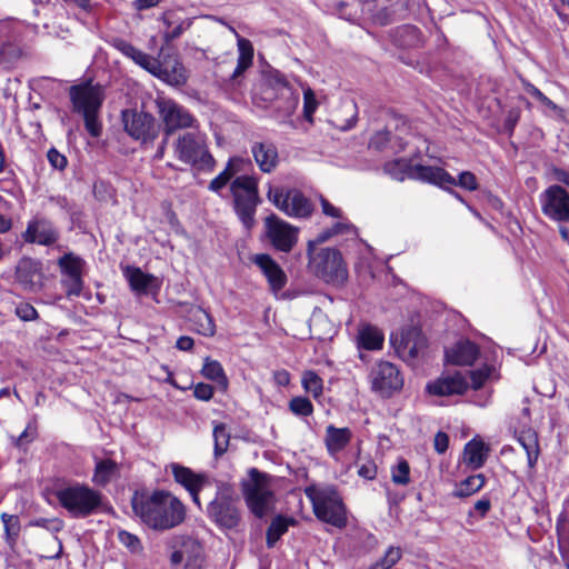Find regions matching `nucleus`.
Returning <instances> with one entry per match:
<instances>
[{
    "label": "nucleus",
    "mask_w": 569,
    "mask_h": 569,
    "mask_svg": "<svg viewBox=\"0 0 569 569\" xmlns=\"http://www.w3.org/2000/svg\"><path fill=\"white\" fill-rule=\"evenodd\" d=\"M383 333L373 326L367 325L359 329L358 347L366 350H380L383 346Z\"/></svg>",
    "instance_id": "nucleus-35"
},
{
    "label": "nucleus",
    "mask_w": 569,
    "mask_h": 569,
    "mask_svg": "<svg viewBox=\"0 0 569 569\" xmlns=\"http://www.w3.org/2000/svg\"><path fill=\"white\" fill-rule=\"evenodd\" d=\"M401 558L400 548L390 547L386 551L383 558L376 562L370 569H390L392 568Z\"/></svg>",
    "instance_id": "nucleus-47"
},
{
    "label": "nucleus",
    "mask_w": 569,
    "mask_h": 569,
    "mask_svg": "<svg viewBox=\"0 0 569 569\" xmlns=\"http://www.w3.org/2000/svg\"><path fill=\"white\" fill-rule=\"evenodd\" d=\"M233 208L246 229L254 224V214L259 204L258 181L247 174L236 177L230 183Z\"/></svg>",
    "instance_id": "nucleus-6"
},
{
    "label": "nucleus",
    "mask_w": 569,
    "mask_h": 569,
    "mask_svg": "<svg viewBox=\"0 0 569 569\" xmlns=\"http://www.w3.org/2000/svg\"><path fill=\"white\" fill-rule=\"evenodd\" d=\"M453 180H456L453 177H451ZM447 183H445L442 187H445ZM451 186L450 183H448ZM460 186L461 188H465L469 191H473L478 188L476 176L470 171H463L459 174L458 182L455 181L453 186Z\"/></svg>",
    "instance_id": "nucleus-50"
},
{
    "label": "nucleus",
    "mask_w": 569,
    "mask_h": 569,
    "mask_svg": "<svg viewBox=\"0 0 569 569\" xmlns=\"http://www.w3.org/2000/svg\"><path fill=\"white\" fill-rule=\"evenodd\" d=\"M1 520H2L3 527H4L6 542L12 547L17 542V539L20 533V529H21L20 519L16 515H9V513L3 512L1 515Z\"/></svg>",
    "instance_id": "nucleus-40"
},
{
    "label": "nucleus",
    "mask_w": 569,
    "mask_h": 569,
    "mask_svg": "<svg viewBox=\"0 0 569 569\" xmlns=\"http://www.w3.org/2000/svg\"><path fill=\"white\" fill-rule=\"evenodd\" d=\"M252 156L262 172L270 173L278 166V150L271 142H254L251 147Z\"/></svg>",
    "instance_id": "nucleus-26"
},
{
    "label": "nucleus",
    "mask_w": 569,
    "mask_h": 569,
    "mask_svg": "<svg viewBox=\"0 0 569 569\" xmlns=\"http://www.w3.org/2000/svg\"><path fill=\"white\" fill-rule=\"evenodd\" d=\"M309 267L319 279L333 286H340L347 279V269L337 249L322 248L310 253Z\"/></svg>",
    "instance_id": "nucleus-9"
},
{
    "label": "nucleus",
    "mask_w": 569,
    "mask_h": 569,
    "mask_svg": "<svg viewBox=\"0 0 569 569\" xmlns=\"http://www.w3.org/2000/svg\"><path fill=\"white\" fill-rule=\"evenodd\" d=\"M398 32L410 37L408 41L402 42L403 46H415L419 40V29L413 26H403Z\"/></svg>",
    "instance_id": "nucleus-61"
},
{
    "label": "nucleus",
    "mask_w": 569,
    "mask_h": 569,
    "mask_svg": "<svg viewBox=\"0 0 569 569\" xmlns=\"http://www.w3.org/2000/svg\"><path fill=\"white\" fill-rule=\"evenodd\" d=\"M542 213L556 222H569V192L559 184L549 186L539 197Z\"/></svg>",
    "instance_id": "nucleus-17"
},
{
    "label": "nucleus",
    "mask_w": 569,
    "mask_h": 569,
    "mask_svg": "<svg viewBox=\"0 0 569 569\" xmlns=\"http://www.w3.org/2000/svg\"><path fill=\"white\" fill-rule=\"evenodd\" d=\"M358 475L365 479L372 480L377 476V466L372 460L363 462L359 469Z\"/></svg>",
    "instance_id": "nucleus-60"
},
{
    "label": "nucleus",
    "mask_w": 569,
    "mask_h": 569,
    "mask_svg": "<svg viewBox=\"0 0 569 569\" xmlns=\"http://www.w3.org/2000/svg\"><path fill=\"white\" fill-rule=\"evenodd\" d=\"M489 448L488 446L477 439H472L465 446L463 460L473 469L481 468L487 459Z\"/></svg>",
    "instance_id": "nucleus-31"
},
{
    "label": "nucleus",
    "mask_w": 569,
    "mask_h": 569,
    "mask_svg": "<svg viewBox=\"0 0 569 569\" xmlns=\"http://www.w3.org/2000/svg\"><path fill=\"white\" fill-rule=\"evenodd\" d=\"M316 517L337 528L347 525L346 508L337 488L332 485L309 486L305 490Z\"/></svg>",
    "instance_id": "nucleus-4"
},
{
    "label": "nucleus",
    "mask_w": 569,
    "mask_h": 569,
    "mask_svg": "<svg viewBox=\"0 0 569 569\" xmlns=\"http://www.w3.org/2000/svg\"><path fill=\"white\" fill-rule=\"evenodd\" d=\"M333 236H335V231H330L329 229L321 231L315 240L309 241L308 254L313 253L315 246L326 242Z\"/></svg>",
    "instance_id": "nucleus-64"
},
{
    "label": "nucleus",
    "mask_w": 569,
    "mask_h": 569,
    "mask_svg": "<svg viewBox=\"0 0 569 569\" xmlns=\"http://www.w3.org/2000/svg\"><path fill=\"white\" fill-rule=\"evenodd\" d=\"M174 481L182 486L187 491L198 488L206 487L210 483L209 477L204 473H197L188 467L172 462L169 466Z\"/></svg>",
    "instance_id": "nucleus-25"
},
{
    "label": "nucleus",
    "mask_w": 569,
    "mask_h": 569,
    "mask_svg": "<svg viewBox=\"0 0 569 569\" xmlns=\"http://www.w3.org/2000/svg\"><path fill=\"white\" fill-rule=\"evenodd\" d=\"M176 158L190 166L211 168L214 160L208 151L204 137L196 132L180 134L173 143Z\"/></svg>",
    "instance_id": "nucleus-11"
},
{
    "label": "nucleus",
    "mask_w": 569,
    "mask_h": 569,
    "mask_svg": "<svg viewBox=\"0 0 569 569\" xmlns=\"http://www.w3.org/2000/svg\"><path fill=\"white\" fill-rule=\"evenodd\" d=\"M214 456L220 457L227 450L230 441V435L224 423H217L213 427Z\"/></svg>",
    "instance_id": "nucleus-41"
},
{
    "label": "nucleus",
    "mask_w": 569,
    "mask_h": 569,
    "mask_svg": "<svg viewBox=\"0 0 569 569\" xmlns=\"http://www.w3.org/2000/svg\"><path fill=\"white\" fill-rule=\"evenodd\" d=\"M244 161L241 158H231L226 168L209 183V190L216 193H219L222 188H224L229 182L233 180L232 178L242 170V164Z\"/></svg>",
    "instance_id": "nucleus-32"
},
{
    "label": "nucleus",
    "mask_w": 569,
    "mask_h": 569,
    "mask_svg": "<svg viewBox=\"0 0 569 569\" xmlns=\"http://www.w3.org/2000/svg\"><path fill=\"white\" fill-rule=\"evenodd\" d=\"M241 487L250 511L257 518H262L268 512L273 500L269 476L252 468L249 471V478L242 481Z\"/></svg>",
    "instance_id": "nucleus-8"
},
{
    "label": "nucleus",
    "mask_w": 569,
    "mask_h": 569,
    "mask_svg": "<svg viewBox=\"0 0 569 569\" xmlns=\"http://www.w3.org/2000/svg\"><path fill=\"white\" fill-rule=\"evenodd\" d=\"M156 106L164 124V134L170 136L177 130L196 128L198 120L183 106L169 98H158Z\"/></svg>",
    "instance_id": "nucleus-13"
},
{
    "label": "nucleus",
    "mask_w": 569,
    "mask_h": 569,
    "mask_svg": "<svg viewBox=\"0 0 569 569\" xmlns=\"http://www.w3.org/2000/svg\"><path fill=\"white\" fill-rule=\"evenodd\" d=\"M370 390L382 399H389L403 388L405 379L399 368L386 360L377 361L368 373Z\"/></svg>",
    "instance_id": "nucleus-10"
},
{
    "label": "nucleus",
    "mask_w": 569,
    "mask_h": 569,
    "mask_svg": "<svg viewBox=\"0 0 569 569\" xmlns=\"http://www.w3.org/2000/svg\"><path fill=\"white\" fill-rule=\"evenodd\" d=\"M435 450L438 453H445L449 446V437L446 432L439 431L435 436L433 440Z\"/></svg>",
    "instance_id": "nucleus-62"
},
{
    "label": "nucleus",
    "mask_w": 569,
    "mask_h": 569,
    "mask_svg": "<svg viewBox=\"0 0 569 569\" xmlns=\"http://www.w3.org/2000/svg\"><path fill=\"white\" fill-rule=\"evenodd\" d=\"M485 483L486 478L483 475L479 473L470 476L456 486L453 496L459 498L469 497L478 492Z\"/></svg>",
    "instance_id": "nucleus-38"
},
{
    "label": "nucleus",
    "mask_w": 569,
    "mask_h": 569,
    "mask_svg": "<svg viewBox=\"0 0 569 569\" xmlns=\"http://www.w3.org/2000/svg\"><path fill=\"white\" fill-rule=\"evenodd\" d=\"M317 108L318 101L313 90L310 87L303 88V117L308 122L312 123V116Z\"/></svg>",
    "instance_id": "nucleus-46"
},
{
    "label": "nucleus",
    "mask_w": 569,
    "mask_h": 569,
    "mask_svg": "<svg viewBox=\"0 0 569 569\" xmlns=\"http://www.w3.org/2000/svg\"><path fill=\"white\" fill-rule=\"evenodd\" d=\"M491 370L492 369L489 366H483L480 369L470 371V379L472 382V388L476 390L480 389L483 386V383L486 382V380L489 378Z\"/></svg>",
    "instance_id": "nucleus-49"
},
{
    "label": "nucleus",
    "mask_w": 569,
    "mask_h": 569,
    "mask_svg": "<svg viewBox=\"0 0 569 569\" xmlns=\"http://www.w3.org/2000/svg\"><path fill=\"white\" fill-rule=\"evenodd\" d=\"M17 316L24 321L34 320L38 317V312L30 303H21L16 309Z\"/></svg>",
    "instance_id": "nucleus-56"
},
{
    "label": "nucleus",
    "mask_w": 569,
    "mask_h": 569,
    "mask_svg": "<svg viewBox=\"0 0 569 569\" xmlns=\"http://www.w3.org/2000/svg\"><path fill=\"white\" fill-rule=\"evenodd\" d=\"M302 387L306 392L311 393L315 398L322 395V379L312 370L306 371L302 376Z\"/></svg>",
    "instance_id": "nucleus-42"
},
{
    "label": "nucleus",
    "mask_w": 569,
    "mask_h": 569,
    "mask_svg": "<svg viewBox=\"0 0 569 569\" xmlns=\"http://www.w3.org/2000/svg\"><path fill=\"white\" fill-rule=\"evenodd\" d=\"M518 442L527 453L529 468H533L539 456V442L536 431L532 429L522 430L518 436Z\"/></svg>",
    "instance_id": "nucleus-36"
},
{
    "label": "nucleus",
    "mask_w": 569,
    "mask_h": 569,
    "mask_svg": "<svg viewBox=\"0 0 569 569\" xmlns=\"http://www.w3.org/2000/svg\"><path fill=\"white\" fill-rule=\"evenodd\" d=\"M201 556H202V547L200 543H199V551L197 552V555H194L193 551H191V549H189L186 552V558H184L186 568L199 567L200 562H201Z\"/></svg>",
    "instance_id": "nucleus-63"
},
{
    "label": "nucleus",
    "mask_w": 569,
    "mask_h": 569,
    "mask_svg": "<svg viewBox=\"0 0 569 569\" xmlns=\"http://www.w3.org/2000/svg\"><path fill=\"white\" fill-rule=\"evenodd\" d=\"M122 121L126 132L142 143L152 142L160 132V124L148 112L123 110Z\"/></svg>",
    "instance_id": "nucleus-14"
},
{
    "label": "nucleus",
    "mask_w": 569,
    "mask_h": 569,
    "mask_svg": "<svg viewBox=\"0 0 569 569\" xmlns=\"http://www.w3.org/2000/svg\"><path fill=\"white\" fill-rule=\"evenodd\" d=\"M252 261L260 268L273 292H278L284 288L287 283V276L270 254H256Z\"/></svg>",
    "instance_id": "nucleus-23"
},
{
    "label": "nucleus",
    "mask_w": 569,
    "mask_h": 569,
    "mask_svg": "<svg viewBox=\"0 0 569 569\" xmlns=\"http://www.w3.org/2000/svg\"><path fill=\"white\" fill-rule=\"evenodd\" d=\"M134 515L153 530H170L186 520L183 502L167 490L136 491L131 498Z\"/></svg>",
    "instance_id": "nucleus-1"
},
{
    "label": "nucleus",
    "mask_w": 569,
    "mask_h": 569,
    "mask_svg": "<svg viewBox=\"0 0 569 569\" xmlns=\"http://www.w3.org/2000/svg\"><path fill=\"white\" fill-rule=\"evenodd\" d=\"M390 139L389 131H379L371 138L370 147L377 150H382L386 148L387 143L390 142Z\"/></svg>",
    "instance_id": "nucleus-58"
},
{
    "label": "nucleus",
    "mask_w": 569,
    "mask_h": 569,
    "mask_svg": "<svg viewBox=\"0 0 569 569\" xmlns=\"http://www.w3.org/2000/svg\"><path fill=\"white\" fill-rule=\"evenodd\" d=\"M190 328L203 337H213L216 323L209 312L199 306H192L187 316Z\"/></svg>",
    "instance_id": "nucleus-28"
},
{
    "label": "nucleus",
    "mask_w": 569,
    "mask_h": 569,
    "mask_svg": "<svg viewBox=\"0 0 569 569\" xmlns=\"http://www.w3.org/2000/svg\"><path fill=\"white\" fill-rule=\"evenodd\" d=\"M527 92L533 97L535 99H537L540 103H542L543 106H546L547 108L551 109V110H557L558 109V106L551 101L546 94H543L538 88H536L535 86L532 84H528L527 86Z\"/></svg>",
    "instance_id": "nucleus-53"
},
{
    "label": "nucleus",
    "mask_w": 569,
    "mask_h": 569,
    "mask_svg": "<svg viewBox=\"0 0 569 569\" xmlns=\"http://www.w3.org/2000/svg\"><path fill=\"white\" fill-rule=\"evenodd\" d=\"M119 541L126 546L131 552H139L142 550V546L140 539L126 530H120L118 532Z\"/></svg>",
    "instance_id": "nucleus-48"
},
{
    "label": "nucleus",
    "mask_w": 569,
    "mask_h": 569,
    "mask_svg": "<svg viewBox=\"0 0 569 569\" xmlns=\"http://www.w3.org/2000/svg\"><path fill=\"white\" fill-rule=\"evenodd\" d=\"M267 198L288 217L307 218L313 210L310 200L297 189L284 190L270 186Z\"/></svg>",
    "instance_id": "nucleus-12"
},
{
    "label": "nucleus",
    "mask_w": 569,
    "mask_h": 569,
    "mask_svg": "<svg viewBox=\"0 0 569 569\" xmlns=\"http://www.w3.org/2000/svg\"><path fill=\"white\" fill-rule=\"evenodd\" d=\"M296 523L297 521L292 517L276 516L267 529L266 543L268 548L274 547L278 540L288 531L289 527Z\"/></svg>",
    "instance_id": "nucleus-33"
},
{
    "label": "nucleus",
    "mask_w": 569,
    "mask_h": 569,
    "mask_svg": "<svg viewBox=\"0 0 569 569\" xmlns=\"http://www.w3.org/2000/svg\"><path fill=\"white\" fill-rule=\"evenodd\" d=\"M150 73L163 82L179 87L187 82L186 70L181 62L177 59H173L172 62L164 61L160 62L158 59L156 60Z\"/></svg>",
    "instance_id": "nucleus-24"
},
{
    "label": "nucleus",
    "mask_w": 569,
    "mask_h": 569,
    "mask_svg": "<svg viewBox=\"0 0 569 569\" xmlns=\"http://www.w3.org/2000/svg\"><path fill=\"white\" fill-rule=\"evenodd\" d=\"M69 93L73 111L82 116L86 130L93 138L100 137L102 123L99 113L104 98L102 88L86 82L72 86Z\"/></svg>",
    "instance_id": "nucleus-2"
},
{
    "label": "nucleus",
    "mask_w": 569,
    "mask_h": 569,
    "mask_svg": "<svg viewBox=\"0 0 569 569\" xmlns=\"http://www.w3.org/2000/svg\"><path fill=\"white\" fill-rule=\"evenodd\" d=\"M120 466L112 459H97L92 482L99 487H106L113 479L119 477Z\"/></svg>",
    "instance_id": "nucleus-30"
},
{
    "label": "nucleus",
    "mask_w": 569,
    "mask_h": 569,
    "mask_svg": "<svg viewBox=\"0 0 569 569\" xmlns=\"http://www.w3.org/2000/svg\"><path fill=\"white\" fill-rule=\"evenodd\" d=\"M47 158L54 169L63 170L67 166V158L54 148L49 149Z\"/></svg>",
    "instance_id": "nucleus-54"
},
{
    "label": "nucleus",
    "mask_w": 569,
    "mask_h": 569,
    "mask_svg": "<svg viewBox=\"0 0 569 569\" xmlns=\"http://www.w3.org/2000/svg\"><path fill=\"white\" fill-rule=\"evenodd\" d=\"M191 549L194 555L199 551V542L194 539H187L182 542L181 548L178 550H174L171 553L170 561L173 566H178L182 562H184L186 552Z\"/></svg>",
    "instance_id": "nucleus-45"
},
{
    "label": "nucleus",
    "mask_w": 569,
    "mask_h": 569,
    "mask_svg": "<svg viewBox=\"0 0 569 569\" xmlns=\"http://www.w3.org/2000/svg\"><path fill=\"white\" fill-rule=\"evenodd\" d=\"M208 518L220 529H236L241 522L239 497L227 482L217 486L214 498L207 506Z\"/></svg>",
    "instance_id": "nucleus-5"
},
{
    "label": "nucleus",
    "mask_w": 569,
    "mask_h": 569,
    "mask_svg": "<svg viewBox=\"0 0 569 569\" xmlns=\"http://www.w3.org/2000/svg\"><path fill=\"white\" fill-rule=\"evenodd\" d=\"M131 60L144 70H147L148 72H150L157 59L152 58L151 56L142 52L137 48L136 53L131 57Z\"/></svg>",
    "instance_id": "nucleus-51"
},
{
    "label": "nucleus",
    "mask_w": 569,
    "mask_h": 569,
    "mask_svg": "<svg viewBox=\"0 0 569 569\" xmlns=\"http://www.w3.org/2000/svg\"><path fill=\"white\" fill-rule=\"evenodd\" d=\"M193 395L199 400L208 401L213 396V388L208 383L199 382L194 386Z\"/></svg>",
    "instance_id": "nucleus-57"
},
{
    "label": "nucleus",
    "mask_w": 569,
    "mask_h": 569,
    "mask_svg": "<svg viewBox=\"0 0 569 569\" xmlns=\"http://www.w3.org/2000/svg\"><path fill=\"white\" fill-rule=\"evenodd\" d=\"M390 341L396 352L405 361L415 360L426 347V339L417 328L402 330L400 336L391 335Z\"/></svg>",
    "instance_id": "nucleus-18"
},
{
    "label": "nucleus",
    "mask_w": 569,
    "mask_h": 569,
    "mask_svg": "<svg viewBox=\"0 0 569 569\" xmlns=\"http://www.w3.org/2000/svg\"><path fill=\"white\" fill-rule=\"evenodd\" d=\"M270 83H273L277 87L281 97L282 101L278 102L276 111L277 118L283 121L290 118L298 108L300 101L299 93L292 90V88L287 83L284 76L278 71L270 76Z\"/></svg>",
    "instance_id": "nucleus-19"
},
{
    "label": "nucleus",
    "mask_w": 569,
    "mask_h": 569,
    "mask_svg": "<svg viewBox=\"0 0 569 569\" xmlns=\"http://www.w3.org/2000/svg\"><path fill=\"white\" fill-rule=\"evenodd\" d=\"M352 432L349 428H337L329 425L326 428L325 442L330 456L342 451L350 442Z\"/></svg>",
    "instance_id": "nucleus-29"
},
{
    "label": "nucleus",
    "mask_w": 569,
    "mask_h": 569,
    "mask_svg": "<svg viewBox=\"0 0 569 569\" xmlns=\"http://www.w3.org/2000/svg\"><path fill=\"white\" fill-rule=\"evenodd\" d=\"M201 373L207 379L217 382L219 386H222L224 389L227 388L228 379H227L224 370L219 361L211 360L210 358H206L203 367L201 369Z\"/></svg>",
    "instance_id": "nucleus-39"
},
{
    "label": "nucleus",
    "mask_w": 569,
    "mask_h": 569,
    "mask_svg": "<svg viewBox=\"0 0 569 569\" xmlns=\"http://www.w3.org/2000/svg\"><path fill=\"white\" fill-rule=\"evenodd\" d=\"M469 388L467 377L460 371L441 375L426 387L428 393L439 397L463 395Z\"/></svg>",
    "instance_id": "nucleus-21"
},
{
    "label": "nucleus",
    "mask_w": 569,
    "mask_h": 569,
    "mask_svg": "<svg viewBox=\"0 0 569 569\" xmlns=\"http://www.w3.org/2000/svg\"><path fill=\"white\" fill-rule=\"evenodd\" d=\"M383 171L398 181L409 178L438 186L455 184V180L446 170L432 166L412 164L410 160L405 158L387 162L383 166Z\"/></svg>",
    "instance_id": "nucleus-7"
},
{
    "label": "nucleus",
    "mask_w": 569,
    "mask_h": 569,
    "mask_svg": "<svg viewBox=\"0 0 569 569\" xmlns=\"http://www.w3.org/2000/svg\"><path fill=\"white\" fill-rule=\"evenodd\" d=\"M112 46L118 50L120 51L123 56H126L127 58L131 59L132 54L136 53V47L132 46L130 42L123 40V39H120V38H117L112 41Z\"/></svg>",
    "instance_id": "nucleus-59"
},
{
    "label": "nucleus",
    "mask_w": 569,
    "mask_h": 569,
    "mask_svg": "<svg viewBox=\"0 0 569 569\" xmlns=\"http://www.w3.org/2000/svg\"><path fill=\"white\" fill-rule=\"evenodd\" d=\"M391 479L395 485L407 486L410 482V466L407 460L400 459L398 463L391 468Z\"/></svg>",
    "instance_id": "nucleus-43"
},
{
    "label": "nucleus",
    "mask_w": 569,
    "mask_h": 569,
    "mask_svg": "<svg viewBox=\"0 0 569 569\" xmlns=\"http://www.w3.org/2000/svg\"><path fill=\"white\" fill-rule=\"evenodd\" d=\"M22 238L27 243L52 246L59 239V231L50 220L36 217L28 222Z\"/></svg>",
    "instance_id": "nucleus-20"
},
{
    "label": "nucleus",
    "mask_w": 569,
    "mask_h": 569,
    "mask_svg": "<svg viewBox=\"0 0 569 569\" xmlns=\"http://www.w3.org/2000/svg\"><path fill=\"white\" fill-rule=\"evenodd\" d=\"M123 274L131 289L137 292H146L153 280V276L144 273L140 268L132 266H127L123 269Z\"/></svg>",
    "instance_id": "nucleus-37"
},
{
    "label": "nucleus",
    "mask_w": 569,
    "mask_h": 569,
    "mask_svg": "<svg viewBox=\"0 0 569 569\" xmlns=\"http://www.w3.org/2000/svg\"><path fill=\"white\" fill-rule=\"evenodd\" d=\"M266 236L271 246L280 252H290L298 242L299 229L271 214L264 219Z\"/></svg>",
    "instance_id": "nucleus-15"
},
{
    "label": "nucleus",
    "mask_w": 569,
    "mask_h": 569,
    "mask_svg": "<svg viewBox=\"0 0 569 569\" xmlns=\"http://www.w3.org/2000/svg\"><path fill=\"white\" fill-rule=\"evenodd\" d=\"M56 497L73 518H87L107 509L103 495L83 483L61 488Z\"/></svg>",
    "instance_id": "nucleus-3"
},
{
    "label": "nucleus",
    "mask_w": 569,
    "mask_h": 569,
    "mask_svg": "<svg viewBox=\"0 0 569 569\" xmlns=\"http://www.w3.org/2000/svg\"><path fill=\"white\" fill-rule=\"evenodd\" d=\"M131 60L144 70H147L148 72H150L157 59L152 58L151 56L142 52L137 48L136 53L131 57Z\"/></svg>",
    "instance_id": "nucleus-52"
},
{
    "label": "nucleus",
    "mask_w": 569,
    "mask_h": 569,
    "mask_svg": "<svg viewBox=\"0 0 569 569\" xmlns=\"http://www.w3.org/2000/svg\"><path fill=\"white\" fill-rule=\"evenodd\" d=\"M58 266L62 276L61 284L68 297H79L83 290V270L86 261L72 252L58 259Z\"/></svg>",
    "instance_id": "nucleus-16"
},
{
    "label": "nucleus",
    "mask_w": 569,
    "mask_h": 569,
    "mask_svg": "<svg viewBox=\"0 0 569 569\" xmlns=\"http://www.w3.org/2000/svg\"><path fill=\"white\" fill-rule=\"evenodd\" d=\"M190 26L191 22L189 20L181 21L171 31L164 32V42L170 43L171 41L178 39L187 29H189Z\"/></svg>",
    "instance_id": "nucleus-55"
},
{
    "label": "nucleus",
    "mask_w": 569,
    "mask_h": 569,
    "mask_svg": "<svg viewBox=\"0 0 569 569\" xmlns=\"http://www.w3.org/2000/svg\"><path fill=\"white\" fill-rule=\"evenodd\" d=\"M478 356V346L469 340L459 341L446 351L447 360L457 366H471Z\"/></svg>",
    "instance_id": "nucleus-27"
},
{
    "label": "nucleus",
    "mask_w": 569,
    "mask_h": 569,
    "mask_svg": "<svg viewBox=\"0 0 569 569\" xmlns=\"http://www.w3.org/2000/svg\"><path fill=\"white\" fill-rule=\"evenodd\" d=\"M238 60L237 67L230 76V79L236 81L253 62V47L251 42L244 38L238 39Z\"/></svg>",
    "instance_id": "nucleus-34"
},
{
    "label": "nucleus",
    "mask_w": 569,
    "mask_h": 569,
    "mask_svg": "<svg viewBox=\"0 0 569 569\" xmlns=\"http://www.w3.org/2000/svg\"><path fill=\"white\" fill-rule=\"evenodd\" d=\"M16 279L26 290L37 291L42 286L40 262L31 258H22L16 267Z\"/></svg>",
    "instance_id": "nucleus-22"
},
{
    "label": "nucleus",
    "mask_w": 569,
    "mask_h": 569,
    "mask_svg": "<svg viewBox=\"0 0 569 569\" xmlns=\"http://www.w3.org/2000/svg\"><path fill=\"white\" fill-rule=\"evenodd\" d=\"M290 411L296 416L308 417L313 412L311 401L306 397H295L289 402Z\"/></svg>",
    "instance_id": "nucleus-44"
}]
</instances>
